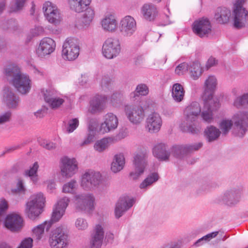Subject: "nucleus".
<instances>
[{
  "instance_id": "1",
  "label": "nucleus",
  "mask_w": 248,
  "mask_h": 248,
  "mask_svg": "<svg viewBox=\"0 0 248 248\" xmlns=\"http://www.w3.org/2000/svg\"><path fill=\"white\" fill-rule=\"evenodd\" d=\"M218 84V78L215 75H207L203 79L202 98L204 102L202 117L207 122L213 119V113L220 106L218 98L215 95V92Z\"/></svg>"
},
{
  "instance_id": "2",
  "label": "nucleus",
  "mask_w": 248,
  "mask_h": 248,
  "mask_svg": "<svg viewBox=\"0 0 248 248\" xmlns=\"http://www.w3.org/2000/svg\"><path fill=\"white\" fill-rule=\"evenodd\" d=\"M119 124L116 115L108 112L103 116L100 125L98 126L95 121L91 122L87 138L80 143V146H85L93 142L97 133L106 134L115 130Z\"/></svg>"
},
{
  "instance_id": "3",
  "label": "nucleus",
  "mask_w": 248,
  "mask_h": 248,
  "mask_svg": "<svg viewBox=\"0 0 248 248\" xmlns=\"http://www.w3.org/2000/svg\"><path fill=\"white\" fill-rule=\"evenodd\" d=\"M151 107V101L145 99L137 104L126 105L124 111L128 121L133 125H139L143 123L146 112Z\"/></svg>"
},
{
  "instance_id": "4",
  "label": "nucleus",
  "mask_w": 248,
  "mask_h": 248,
  "mask_svg": "<svg viewBox=\"0 0 248 248\" xmlns=\"http://www.w3.org/2000/svg\"><path fill=\"white\" fill-rule=\"evenodd\" d=\"M6 73L12 77V84L19 93L27 94L30 92L31 80L28 75L21 72L19 67L11 65L6 69Z\"/></svg>"
},
{
  "instance_id": "5",
  "label": "nucleus",
  "mask_w": 248,
  "mask_h": 248,
  "mask_svg": "<svg viewBox=\"0 0 248 248\" xmlns=\"http://www.w3.org/2000/svg\"><path fill=\"white\" fill-rule=\"evenodd\" d=\"M46 198L42 192L31 195L25 204V214L31 220L37 219L43 211Z\"/></svg>"
},
{
  "instance_id": "6",
  "label": "nucleus",
  "mask_w": 248,
  "mask_h": 248,
  "mask_svg": "<svg viewBox=\"0 0 248 248\" xmlns=\"http://www.w3.org/2000/svg\"><path fill=\"white\" fill-rule=\"evenodd\" d=\"M203 108H201L199 103L196 102H193L189 105L185 111V118L180 124V128L184 131H189L193 133L198 132L199 129H193L191 125L200 113L202 117L203 118Z\"/></svg>"
},
{
  "instance_id": "7",
  "label": "nucleus",
  "mask_w": 248,
  "mask_h": 248,
  "mask_svg": "<svg viewBox=\"0 0 248 248\" xmlns=\"http://www.w3.org/2000/svg\"><path fill=\"white\" fill-rule=\"evenodd\" d=\"M102 176L99 172L89 170L83 173L80 179V186L84 190L93 191L100 186Z\"/></svg>"
},
{
  "instance_id": "8",
  "label": "nucleus",
  "mask_w": 248,
  "mask_h": 248,
  "mask_svg": "<svg viewBox=\"0 0 248 248\" xmlns=\"http://www.w3.org/2000/svg\"><path fill=\"white\" fill-rule=\"evenodd\" d=\"M147 152L146 149L139 150L134 158L135 169L129 174L130 178L137 181L144 174L147 166Z\"/></svg>"
},
{
  "instance_id": "9",
  "label": "nucleus",
  "mask_w": 248,
  "mask_h": 248,
  "mask_svg": "<svg viewBox=\"0 0 248 248\" xmlns=\"http://www.w3.org/2000/svg\"><path fill=\"white\" fill-rule=\"evenodd\" d=\"M214 19L220 24H227L231 22L233 26L237 29L248 27V23L242 25H237L235 24L233 7L232 10L228 7L223 6L217 8L215 11Z\"/></svg>"
},
{
  "instance_id": "10",
  "label": "nucleus",
  "mask_w": 248,
  "mask_h": 248,
  "mask_svg": "<svg viewBox=\"0 0 248 248\" xmlns=\"http://www.w3.org/2000/svg\"><path fill=\"white\" fill-rule=\"evenodd\" d=\"M79 51V41L75 38L67 39L62 45V57L65 61H73L78 57Z\"/></svg>"
},
{
  "instance_id": "11",
  "label": "nucleus",
  "mask_w": 248,
  "mask_h": 248,
  "mask_svg": "<svg viewBox=\"0 0 248 248\" xmlns=\"http://www.w3.org/2000/svg\"><path fill=\"white\" fill-rule=\"evenodd\" d=\"M76 209L78 211L91 213L94 209L95 198L93 194H78L74 198Z\"/></svg>"
},
{
  "instance_id": "12",
  "label": "nucleus",
  "mask_w": 248,
  "mask_h": 248,
  "mask_svg": "<svg viewBox=\"0 0 248 248\" xmlns=\"http://www.w3.org/2000/svg\"><path fill=\"white\" fill-rule=\"evenodd\" d=\"M60 164L61 174L64 178H71L78 171V163L74 157L63 156L60 159Z\"/></svg>"
},
{
  "instance_id": "13",
  "label": "nucleus",
  "mask_w": 248,
  "mask_h": 248,
  "mask_svg": "<svg viewBox=\"0 0 248 248\" xmlns=\"http://www.w3.org/2000/svg\"><path fill=\"white\" fill-rule=\"evenodd\" d=\"M24 226V221L21 215L17 212H10L7 214L3 221V226L6 229L14 232H20Z\"/></svg>"
},
{
  "instance_id": "14",
  "label": "nucleus",
  "mask_w": 248,
  "mask_h": 248,
  "mask_svg": "<svg viewBox=\"0 0 248 248\" xmlns=\"http://www.w3.org/2000/svg\"><path fill=\"white\" fill-rule=\"evenodd\" d=\"M121 51V43L117 38H108L103 44L102 54L107 59H112L117 57L120 54Z\"/></svg>"
},
{
  "instance_id": "15",
  "label": "nucleus",
  "mask_w": 248,
  "mask_h": 248,
  "mask_svg": "<svg viewBox=\"0 0 248 248\" xmlns=\"http://www.w3.org/2000/svg\"><path fill=\"white\" fill-rule=\"evenodd\" d=\"M43 10L47 21L54 26H58L62 22V17L57 5L49 1L43 4Z\"/></svg>"
},
{
  "instance_id": "16",
  "label": "nucleus",
  "mask_w": 248,
  "mask_h": 248,
  "mask_svg": "<svg viewBox=\"0 0 248 248\" xmlns=\"http://www.w3.org/2000/svg\"><path fill=\"white\" fill-rule=\"evenodd\" d=\"M67 230L64 226L56 229L49 243L51 248H65L67 244Z\"/></svg>"
},
{
  "instance_id": "17",
  "label": "nucleus",
  "mask_w": 248,
  "mask_h": 248,
  "mask_svg": "<svg viewBox=\"0 0 248 248\" xmlns=\"http://www.w3.org/2000/svg\"><path fill=\"white\" fill-rule=\"evenodd\" d=\"M193 32L200 37L207 36L212 32V25L209 19L205 17L196 20L193 23Z\"/></svg>"
},
{
  "instance_id": "18",
  "label": "nucleus",
  "mask_w": 248,
  "mask_h": 248,
  "mask_svg": "<svg viewBox=\"0 0 248 248\" xmlns=\"http://www.w3.org/2000/svg\"><path fill=\"white\" fill-rule=\"evenodd\" d=\"M119 25L120 31L123 37L129 38L134 34L136 30V22L131 16H126L122 18Z\"/></svg>"
},
{
  "instance_id": "19",
  "label": "nucleus",
  "mask_w": 248,
  "mask_h": 248,
  "mask_svg": "<svg viewBox=\"0 0 248 248\" xmlns=\"http://www.w3.org/2000/svg\"><path fill=\"white\" fill-rule=\"evenodd\" d=\"M56 43L50 37H44L40 41L36 49L37 55L41 58H45L51 55L55 50Z\"/></svg>"
},
{
  "instance_id": "20",
  "label": "nucleus",
  "mask_w": 248,
  "mask_h": 248,
  "mask_svg": "<svg viewBox=\"0 0 248 248\" xmlns=\"http://www.w3.org/2000/svg\"><path fill=\"white\" fill-rule=\"evenodd\" d=\"M248 0H237L233 4L235 24L242 25L248 23V10L243 7Z\"/></svg>"
},
{
  "instance_id": "21",
  "label": "nucleus",
  "mask_w": 248,
  "mask_h": 248,
  "mask_svg": "<svg viewBox=\"0 0 248 248\" xmlns=\"http://www.w3.org/2000/svg\"><path fill=\"white\" fill-rule=\"evenodd\" d=\"M105 226L104 223H99L94 227L90 242V248H101L105 236Z\"/></svg>"
},
{
  "instance_id": "22",
  "label": "nucleus",
  "mask_w": 248,
  "mask_h": 248,
  "mask_svg": "<svg viewBox=\"0 0 248 248\" xmlns=\"http://www.w3.org/2000/svg\"><path fill=\"white\" fill-rule=\"evenodd\" d=\"M101 25L105 31L112 33L118 31L119 22L114 14L109 13L104 16L101 19Z\"/></svg>"
},
{
  "instance_id": "23",
  "label": "nucleus",
  "mask_w": 248,
  "mask_h": 248,
  "mask_svg": "<svg viewBox=\"0 0 248 248\" xmlns=\"http://www.w3.org/2000/svg\"><path fill=\"white\" fill-rule=\"evenodd\" d=\"M146 128L150 133L158 132L162 126V120L160 115L156 112H152L146 118Z\"/></svg>"
},
{
  "instance_id": "24",
  "label": "nucleus",
  "mask_w": 248,
  "mask_h": 248,
  "mask_svg": "<svg viewBox=\"0 0 248 248\" xmlns=\"http://www.w3.org/2000/svg\"><path fill=\"white\" fill-rule=\"evenodd\" d=\"M241 199V192L234 188L226 190L221 197V201L229 206L236 205L240 202Z\"/></svg>"
},
{
  "instance_id": "25",
  "label": "nucleus",
  "mask_w": 248,
  "mask_h": 248,
  "mask_svg": "<svg viewBox=\"0 0 248 248\" xmlns=\"http://www.w3.org/2000/svg\"><path fill=\"white\" fill-rule=\"evenodd\" d=\"M45 101L53 108L60 107L64 102V100L55 96L56 92L52 89H46L43 90Z\"/></svg>"
},
{
  "instance_id": "26",
  "label": "nucleus",
  "mask_w": 248,
  "mask_h": 248,
  "mask_svg": "<svg viewBox=\"0 0 248 248\" xmlns=\"http://www.w3.org/2000/svg\"><path fill=\"white\" fill-rule=\"evenodd\" d=\"M107 97L98 95L93 98L90 101L88 110L92 113L103 111L106 108Z\"/></svg>"
},
{
  "instance_id": "27",
  "label": "nucleus",
  "mask_w": 248,
  "mask_h": 248,
  "mask_svg": "<svg viewBox=\"0 0 248 248\" xmlns=\"http://www.w3.org/2000/svg\"><path fill=\"white\" fill-rule=\"evenodd\" d=\"M2 94L4 102L8 108H14L18 106L19 99L12 88L4 87L2 91Z\"/></svg>"
},
{
  "instance_id": "28",
  "label": "nucleus",
  "mask_w": 248,
  "mask_h": 248,
  "mask_svg": "<svg viewBox=\"0 0 248 248\" xmlns=\"http://www.w3.org/2000/svg\"><path fill=\"white\" fill-rule=\"evenodd\" d=\"M51 227L50 221H45L34 227L32 230V235L35 241H44L46 240V232H47Z\"/></svg>"
},
{
  "instance_id": "29",
  "label": "nucleus",
  "mask_w": 248,
  "mask_h": 248,
  "mask_svg": "<svg viewBox=\"0 0 248 248\" xmlns=\"http://www.w3.org/2000/svg\"><path fill=\"white\" fill-rule=\"evenodd\" d=\"M247 119V114L242 111L237 112L232 117V120L237 126L239 136H243L248 129V125L246 122Z\"/></svg>"
},
{
  "instance_id": "30",
  "label": "nucleus",
  "mask_w": 248,
  "mask_h": 248,
  "mask_svg": "<svg viewBox=\"0 0 248 248\" xmlns=\"http://www.w3.org/2000/svg\"><path fill=\"white\" fill-rule=\"evenodd\" d=\"M141 12L143 18L149 21H153L158 14L156 7L150 3L144 4L141 8Z\"/></svg>"
},
{
  "instance_id": "31",
  "label": "nucleus",
  "mask_w": 248,
  "mask_h": 248,
  "mask_svg": "<svg viewBox=\"0 0 248 248\" xmlns=\"http://www.w3.org/2000/svg\"><path fill=\"white\" fill-rule=\"evenodd\" d=\"M189 77L192 80H198L204 72V67L200 62H195L189 66Z\"/></svg>"
},
{
  "instance_id": "32",
  "label": "nucleus",
  "mask_w": 248,
  "mask_h": 248,
  "mask_svg": "<svg viewBox=\"0 0 248 248\" xmlns=\"http://www.w3.org/2000/svg\"><path fill=\"white\" fill-rule=\"evenodd\" d=\"M91 1L92 0H68V3L71 11L80 13L90 4Z\"/></svg>"
},
{
  "instance_id": "33",
  "label": "nucleus",
  "mask_w": 248,
  "mask_h": 248,
  "mask_svg": "<svg viewBox=\"0 0 248 248\" xmlns=\"http://www.w3.org/2000/svg\"><path fill=\"white\" fill-rule=\"evenodd\" d=\"M159 178L156 172H152L148 174L139 185V188L143 191H146L150 186L156 182Z\"/></svg>"
},
{
  "instance_id": "34",
  "label": "nucleus",
  "mask_w": 248,
  "mask_h": 248,
  "mask_svg": "<svg viewBox=\"0 0 248 248\" xmlns=\"http://www.w3.org/2000/svg\"><path fill=\"white\" fill-rule=\"evenodd\" d=\"M125 163V158L124 155L119 153L115 155L111 164L110 169L114 173L120 171L123 169Z\"/></svg>"
},
{
  "instance_id": "35",
  "label": "nucleus",
  "mask_w": 248,
  "mask_h": 248,
  "mask_svg": "<svg viewBox=\"0 0 248 248\" xmlns=\"http://www.w3.org/2000/svg\"><path fill=\"white\" fill-rule=\"evenodd\" d=\"M185 91L183 86L179 83H174L171 88L172 99L177 103L181 102L184 99Z\"/></svg>"
},
{
  "instance_id": "36",
  "label": "nucleus",
  "mask_w": 248,
  "mask_h": 248,
  "mask_svg": "<svg viewBox=\"0 0 248 248\" xmlns=\"http://www.w3.org/2000/svg\"><path fill=\"white\" fill-rule=\"evenodd\" d=\"M221 133L219 129L214 126L210 125L205 129L204 135L208 141L212 142L218 139Z\"/></svg>"
},
{
  "instance_id": "37",
  "label": "nucleus",
  "mask_w": 248,
  "mask_h": 248,
  "mask_svg": "<svg viewBox=\"0 0 248 248\" xmlns=\"http://www.w3.org/2000/svg\"><path fill=\"white\" fill-rule=\"evenodd\" d=\"M95 16V12L92 8L86 9L81 18V28L86 29L88 28L93 21Z\"/></svg>"
},
{
  "instance_id": "38",
  "label": "nucleus",
  "mask_w": 248,
  "mask_h": 248,
  "mask_svg": "<svg viewBox=\"0 0 248 248\" xmlns=\"http://www.w3.org/2000/svg\"><path fill=\"white\" fill-rule=\"evenodd\" d=\"M153 154L156 158L162 160L167 159L170 156V153L164 144L156 145L154 148Z\"/></svg>"
},
{
  "instance_id": "39",
  "label": "nucleus",
  "mask_w": 248,
  "mask_h": 248,
  "mask_svg": "<svg viewBox=\"0 0 248 248\" xmlns=\"http://www.w3.org/2000/svg\"><path fill=\"white\" fill-rule=\"evenodd\" d=\"M110 139L108 138H103L95 141L93 148L95 151L98 153H102L105 151L109 145Z\"/></svg>"
},
{
  "instance_id": "40",
  "label": "nucleus",
  "mask_w": 248,
  "mask_h": 248,
  "mask_svg": "<svg viewBox=\"0 0 248 248\" xmlns=\"http://www.w3.org/2000/svg\"><path fill=\"white\" fill-rule=\"evenodd\" d=\"M78 186L77 181L72 179L63 185L62 192L66 194H73L77 191Z\"/></svg>"
},
{
  "instance_id": "41",
  "label": "nucleus",
  "mask_w": 248,
  "mask_h": 248,
  "mask_svg": "<svg viewBox=\"0 0 248 248\" xmlns=\"http://www.w3.org/2000/svg\"><path fill=\"white\" fill-rule=\"evenodd\" d=\"M149 88L147 85L145 84H139L135 91L130 94V97L134 98L138 95L145 96L149 93Z\"/></svg>"
},
{
  "instance_id": "42",
  "label": "nucleus",
  "mask_w": 248,
  "mask_h": 248,
  "mask_svg": "<svg viewBox=\"0 0 248 248\" xmlns=\"http://www.w3.org/2000/svg\"><path fill=\"white\" fill-rule=\"evenodd\" d=\"M27 190L25 181L23 178H18L16 182V187L11 190L13 194L25 193Z\"/></svg>"
},
{
  "instance_id": "43",
  "label": "nucleus",
  "mask_w": 248,
  "mask_h": 248,
  "mask_svg": "<svg viewBox=\"0 0 248 248\" xmlns=\"http://www.w3.org/2000/svg\"><path fill=\"white\" fill-rule=\"evenodd\" d=\"M233 125V121L231 119H224L221 120L219 123L221 132L224 135L227 134L230 130Z\"/></svg>"
},
{
  "instance_id": "44",
  "label": "nucleus",
  "mask_w": 248,
  "mask_h": 248,
  "mask_svg": "<svg viewBox=\"0 0 248 248\" xmlns=\"http://www.w3.org/2000/svg\"><path fill=\"white\" fill-rule=\"evenodd\" d=\"M123 100V94L120 93L116 92L111 95L110 103L113 107L118 108L121 105Z\"/></svg>"
},
{
  "instance_id": "45",
  "label": "nucleus",
  "mask_w": 248,
  "mask_h": 248,
  "mask_svg": "<svg viewBox=\"0 0 248 248\" xmlns=\"http://www.w3.org/2000/svg\"><path fill=\"white\" fill-rule=\"evenodd\" d=\"M248 104V93L244 94L237 97L234 100L233 105L236 108H240Z\"/></svg>"
},
{
  "instance_id": "46",
  "label": "nucleus",
  "mask_w": 248,
  "mask_h": 248,
  "mask_svg": "<svg viewBox=\"0 0 248 248\" xmlns=\"http://www.w3.org/2000/svg\"><path fill=\"white\" fill-rule=\"evenodd\" d=\"M74 226L78 231H84L87 229L88 223L86 219L79 217L75 219Z\"/></svg>"
},
{
  "instance_id": "47",
  "label": "nucleus",
  "mask_w": 248,
  "mask_h": 248,
  "mask_svg": "<svg viewBox=\"0 0 248 248\" xmlns=\"http://www.w3.org/2000/svg\"><path fill=\"white\" fill-rule=\"evenodd\" d=\"M189 69V65L183 62L178 65L174 69V74L178 76H182L186 74Z\"/></svg>"
},
{
  "instance_id": "48",
  "label": "nucleus",
  "mask_w": 248,
  "mask_h": 248,
  "mask_svg": "<svg viewBox=\"0 0 248 248\" xmlns=\"http://www.w3.org/2000/svg\"><path fill=\"white\" fill-rule=\"evenodd\" d=\"M39 164L37 162H34L29 168L25 171V174L27 176L38 174Z\"/></svg>"
},
{
  "instance_id": "49",
  "label": "nucleus",
  "mask_w": 248,
  "mask_h": 248,
  "mask_svg": "<svg viewBox=\"0 0 248 248\" xmlns=\"http://www.w3.org/2000/svg\"><path fill=\"white\" fill-rule=\"evenodd\" d=\"M134 202L133 199L127 197L121 199L118 203L121 204V206H122L126 211L133 206Z\"/></svg>"
},
{
  "instance_id": "50",
  "label": "nucleus",
  "mask_w": 248,
  "mask_h": 248,
  "mask_svg": "<svg viewBox=\"0 0 248 248\" xmlns=\"http://www.w3.org/2000/svg\"><path fill=\"white\" fill-rule=\"evenodd\" d=\"M25 0H14L10 6V11L11 12H17L22 9L24 6Z\"/></svg>"
},
{
  "instance_id": "51",
  "label": "nucleus",
  "mask_w": 248,
  "mask_h": 248,
  "mask_svg": "<svg viewBox=\"0 0 248 248\" xmlns=\"http://www.w3.org/2000/svg\"><path fill=\"white\" fill-rule=\"evenodd\" d=\"M65 211L62 209H60L54 207L51 217V221L53 222L59 221L64 214Z\"/></svg>"
},
{
  "instance_id": "52",
  "label": "nucleus",
  "mask_w": 248,
  "mask_h": 248,
  "mask_svg": "<svg viewBox=\"0 0 248 248\" xmlns=\"http://www.w3.org/2000/svg\"><path fill=\"white\" fill-rule=\"evenodd\" d=\"M69 202V199L68 197H65L59 200L57 203L56 204L55 207L60 209H62L64 211L67 207Z\"/></svg>"
},
{
  "instance_id": "53",
  "label": "nucleus",
  "mask_w": 248,
  "mask_h": 248,
  "mask_svg": "<svg viewBox=\"0 0 248 248\" xmlns=\"http://www.w3.org/2000/svg\"><path fill=\"white\" fill-rule=\"evenodd\" d=\"M33 239L27 237L23 239L17 248H32L33 247Z\"/></svg>"
},
{
  "instance_id": "54",
  "label": "nucleus",
  "mask_w": 248,
  "mask_h": 248,
  "mask_svg": "<svg viewBox=\"0 0 248 248\" xmlns=\"http://www.w3.org/2000/svg\"><path fill=\"white\" fill-rule=\"evenodd\" d=\"M201 146V144H199L197 146H194L193 147L189 146H181V150L180 155L179 157H183L185 155H186L187 153L190 152L193 149L195 150H198Z\"/></svg>"
},
{
  "instance_id": "55",
  "label": "nucleus",
  "mask_w": 248,
  "mask_h": 248,
  "mask_svg": "<svg viewBox=\"0 0 248 248\" xmlns=\"http://www.w3.org/2000/svg\"><path fill=\"white\" fill-rule=\"evenodd\" d=\"M40 144L44 148L48 150H53L57 148V144L55 143L48 140H42Z\"/></svg>"
},
{
  "instance_id": "56",
  "label": "nucleus",
  "mask_w": 248,
  "mask_h": 248,
  "mask_svg": "<svg viewBox=\"0 0 248 248\" xmlns=\"http://www.w3.org/2000/svg\"><path fill=\"white\" fill-rule=\"evenodd\" d=\"M78 120L77 118H74L70 120L67 128V131L68 132H73L78 127Z\"/></svg>"
},
{
  "instance_id": "57",
  "label": "nucleus",
  "mask_w": 248,
  "mask_h": 248,
  "mask_svg": "<svg viewBox=\"0 0 248 248\" xmlns=\"http://www.w3.org/2000/svg\"><path fill=\"white\" fill-rule=\"evenodd\" d=\"M9 204L8 201L1 198L0 199V212L5 214L9 209Z\"/></svg>"
},
{
  "instance_id": "58",
  "label": "nucleus",
  "mask_w": 248,
  "mask_h": 248,
  "mask_svg": "<svg viewBox=\"0 0 248 248\" xmlns=\"http://www.w3.org/2000/svg\"><path fill=\"white\" fill-rule=\"evenodd\" d=\"M218 64V60L213 56H210L207 60L205 63V68L207 70L209 69L212 67L217 66Z\"/></svg>"
},
{
  "instance_id": "59",
  "label": "nucleus",
  "mask_w": 248,
  "mask_h": 248,
  "mask_svg": "<svg viewBox=\"0 0 248 248\" xmlns=\"http://www.w3.org/2000/svg\"><path fill=\"white\" fill-rule=\"evenodd\" d=\"M125 211H126V210L124 209L123 207L121 206V204L117 203L115 209V217L117 218L120 217Z\"/></svg>"
},
{
  "instance_id": "60",
  "label": "nucleus",
  "mask_w": 248,
  "mask_h": 248,
  "mask_svg": "<svg viewBox=\"0 0 248 248\" xmlns=\"http://www.w3.org/2000/svg\"><path fill=\"white\" fill-rule=\"evenodd\" d=\"M11 117V113L6 112L0 116V124H3L10 121Z\"/></svg>"
},
{
  "instance_id": "61",
  "label": "nucleus",
  "mask_w": 248,
  "mask_h": 248,
  "mask_svg": "<svg viewBox=\"0 0 248 248\" xmlns=\"http://www.w3.org/2000/svg\"><path fill=\"white\" fill-rule=\"evenodd\" d=\"M88 78V74L84 72H82L77 75V79L79 82L84 83L86 82Z\"/></svg>"
},
{
  "instance_id": "62",
  "label": "nucleus",
  "mask_w": 248,
  "mask_h": 248,
  "mask_svg": "<svg viewBox=\"0 0 248 248\" xmlns=\"http://www.w3.org/2000/svg\"><path fill=\"white\" fill-rule=\"evenodd\" d=\"M218 234L217 232H212L211 233L208 234L207 235L203 236L202 238L199 239L196 243V244H198L199 242H200L201 241L204 240V241H209L210 239L215 238L217 236V235Z\"/></svg>"
},
{
  "instance_id": "63",
  "label": "nucleus",
  "mask_w": 248,
  "mask_h": 248,
  "mask_svg": "<svg viewBox=\"0 0 248 248\" xmlns=\"http://www.w3.org/2000/svg\"><path fill=\"white\" fill-rule=\"evenodd\" d=\"M181 150V146H175L171 148V152L175 156L179 157Z\"/></svg>"
},
{
  "instance_id": "64",
  "label": "nucleus",
  "mask_w": 248,
  "mask_h": 248,
  "mask_svg": "<svg viewBox=\"0 0 248 248\" xmlns=\"http://www.w3.org/2000/svg\"><path fill=\"white\" fill-rule=\"evenodd\" d=\"M56 187L55 183L52 181H49L47 184V190L50 192H52Z\"/></svg>"
}]
</instances>
